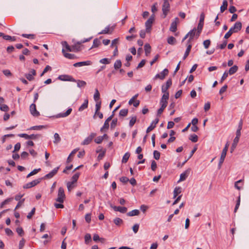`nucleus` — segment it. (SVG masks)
<instances>
[{
  "label": "nucleus",
  "mask_w": 249,
  "mask_h": 249,
  "mask_svg": "<svg viewBox=\"0 0 249 249\" xmlns=\"http://www.w3.org/2000/svg\"><path fill=\"white\" fill-rule=\"evenodd\" d=\"M62 53H63L64 56L66 58H69V59H74L76 57L75 55L73 54L66 53L65 52V50L64 49H62Z\"/></svg>",
  "instance_id": "obj_22"
},
{
  "label": "nucleus",
  "mask_w": 249,
  "mask_h": 249,
  "mask_svg": "<svg viewBox=\"0 0 249 249\" xmlns=\"http://www.w3.org/2000/svg\"><path fill=\"white\" fill-rule=\"evenodd\" d=\"M113 222L116 225L119 226L123 223V221L122 219L116 217L114 219Z\"/></svg>",
  "instance_id": "obj_48"
},
{
  "label": "nucleus",
  "mask_w": 249,
  "mask_h": 249,
  "mask_svg": "<svg viewBox=\"0 0 249 249\" xmlns=\"http://www.w3.org/2000/svg\"><path fill=\"white\" fill-rule=\"evenodd\" d=\"M101 44V42L98 38H95L94 39L93 42V45L90 49L98 47Z\"/></svg>",
  "instance_id": "obj_27"
},
{
  "label": "nucleus",
  "mask_w": 249,
  "mask_h": 249,
  "mask_svg": "<svg viewBox=\"0 0 249 249\" xmlns=\"http://www.w3.org/2000/svg\"><path fill=\"white\" fill-rule=\"evenodd\" d=\"M113 209L116 212H119L122 213H124L127 212V209L125 207L111 206Z\"/></svg>",
  "instance_id": "obj_15"
},
{
  "label": "nucleus",
  "mask_w": 249,
  "mask_h": 249,
  "mask_svg": "<svg viewBox=\"0 0 249 249\" xmlns=\"http://www.w3.org/2000/svg\"><path fill=\"white\" fill-rule=\"evenodd\" d=\"M54 140L53 141V142L55 144H57L60 142L61 138L58 133H55L54 134Z\"/></svg>",
  "instance_id": "obj_38"
},
{
  "label": "nucleus",
  "mask_w": 249,
  "mask_h": 249,
  "mask_svg": "<svg viewBox=\"0 0 249 249\" xmlns=\"http://www.w3.org/2000/svg\"><path fill=\"white\" fill-rule=\"evenodd\" d=\"M72 111L71 108H69L68 110L64 113H61L57 115V117H65L69 115Z\"/></svg>",
  "instance_id": "obj_21"
},
{
  "label": "nucleus",
  "mask_w": 249,
  "mask_h": 249,
  "mask_svg": "<svg viewBox=\"0 0 249 249\" xmlns=\"http://www.w3.org/2000/svg\"><path fill=\"white\" fill-rule=\"evenodd\" d=\"M99 62L103 64H109L111 62V59L107 58H104L100 59Z\"/></svg>",
  "instance_id": "obj_33"
},
{
  "label": "nucleus",
  "mask_w": 249,
  "mask_h": 249,
  "mask_svg": "<svg viewBox=\"0 0 249 249\" xmlns=\"http://www.w3.org/2000/svg\"><path fill=\"white\" fill-rule=\"evenodd\" d=\"M237 70L238 67L236 65H234L230 69L229 72H228V74H229L230 75H232L235 73L237 71Z\"/></svg>",
  "instance_id": "obj_25"
},
{
  "label": "nucleus",
  "mask_w": 249,
  "mask_h": 249,
  "mask_svg": "<svg viewBox=\"0 0 249 249\" xmlns=\"http://www.w3.org/2000/svg\"><path fill=\"white\" fill-rule=\"evenodd\" d=\"M91 241V237L89 233H87L85 236V243L88 244Z\"/></svg>",
  "instance_id": "obj_45"
},
{
  "label": "nucleus",
  "mask_w": 249,
  "mask_h": 249,
  "mask_svg": "<svg viewBox=\"0 0 249 249\" xmlns=\"http://www.w3.org/2000/svg\"><path fill=\"white\" fill-rule=\"evenodd\" d=\"M140 213V212L138 210H133L127 213V215L129 216H133L138 215Z\"/></svg>",
  "instance_id": "obj_29"
},
{
  "label": "nucleus",
  "mask_w": 249,
  "mask_h": 249,
  "mask_svg": "<svg viewBox=\"0 0 249 249\" xmlns=\"http://www.w3.org/2000/svg\"><path fill=\"white\" fill-rule=\"evenodd\" d=\"M242 182H243V180L242 179H240V180L236 181L234 183V187H235V188H236L238 190H241L242 187L239 186L238 184L241 183Z\"/></svg>",
  "instance_id": "obj_53"
},
{
  "label": "nucleus",
  "mask_w": 249,
  "mask_h": 249,
  "mask_svg": "<svg viewBox=\"0 0 249 249\" xmlns=\"http://www.w3.org/2000/svg\"><path fill=\"white\" fill-rule=\"evenodd\" d=\"M181 189L180 187H176L175 189H174V192H173V194H174V198H176L177 196L181 192Z\"/></svg>",
  "instance_id": "obj_30"
},
{
  "label": "nucleus",
  "mask_w": 249,
  "mask_h": 249,
  "mask_svg": "<svg viewBox=\"0 0 249 249\" xmlns=\"http://www.w3.org/2000/svg\"><path fill=\"white\" fill-rule=\"evenodd\" d=\"M239 140H238L237 139H234L233 140V143L232 144V145H231V152H232L234 150V149L236 148V147L237 145V143L239 142Z\"/></svg>",
  "instance_id": "obj_37"
},
{
  "label": "nucleus",
  "mask_w": 249,
  "mask_h": 249,
  "mask_svg": "<svg viewBox=\"0 0 249 249\" xmlns=\"http://www.w3.org/2000/svg\"><path fill=\"white\" fill-rule=\"evenodd\" d=\"M41 178H38L37 179L34 180L31 182H30L27 183L26 184H25L23 186V188L24 189H29V188H32V187L36 185L38 183H39L41 181Z\"/></svg>",
  "instance_id": "obj_6"
},
{
  "label": "nucleus",
  "mask_w": 249,
  "mask_h": 249,
  "mask_svg": "<svg viewBox=\"0 0 249 249\" xmlns=\"http://www.w3.org/2000/svg\"><path fill=\"white\" fill-rule=\"evenodd\" d=\"M167 42L171 45H174L176 42L175 38L173 36H170L167 39Z\"/></svg>",
  "instance_id": "obj_39"
},
{
  "label": "nucleus",
  "mask_w": 249,
  "mask_h": 249,
  "mask_svg": "<svg viewBox=\"0 0 249 249\" xmlns=\"http://www.w3.org/2000/svg\"><path fill=\"white\" fill-rule=\"evenodd\" d=\"M130 153L129 152H126L125 153V154L124 155L122 162L123 163H126L128 161L129 157H130Z\"/></svg>",
  "instance_id": "obj_31"
},
{
  "label": "nucleus",
  "mask_w": 249,
  "mask_h": 249,
  "mask_svg": "<svg viewBox=\"0 0 249 249\" xmlns=\"http://www.w3.org/2000/svg\"><path fill=\"white\" fill-rule=\"evenodd\" d=\"M169 71L167 69H164L160 73L157 74L154 79H160L163 80L168 75Z\"/></svg>",
  "instance_id": "obj_9"
},
{
  "label": "nucleus",
  "mask_w": 249,
  "mask_h": 249,
  "mask_svg": "<svg viewBox=\"0 0 249 249\" xmlns=\"http://www.w3.org/2000/svg\"><path fill=\"white\" fill-rule=\"evenodd\" d=\"M103 140V137L98 136L95 139L94 142L98 144L101 143Z\"/></svg>",
  "instance_id": "obj_58"
},
{
  "label": "nucleus",
  "mask_w": 249,
  "mask_h": 249,
  "mask_svg": "<svg viewBox=\"0 0 249 249\" xmlns=\"http://www.w3.org/2000/svg\"><path fill=\"white\" fill-rule=\"evenodd\" d=\"M240 195H239V196H238V198H237V200L236 201V205H235V207L234 208V213H236L237 211V210L238 209L239 207V206H240Z\"/></svg>",
  "instance_id": "obj_41"
},
{
  "label": "nucleus",
  "mask_w": 249,
  "mask_h": 249,
  "mask_svg": "<svg viewBox=\"0 0 249 249\" xmlns=\"http://www.w3.org/2000/svg\"><path fill=\"white\" fill-rule=\"evenodd\" d=\"M25 241L22 238L19 243V249H21L24 246Z\"/></svg>",
  "instance_id": "obj_64"
},
{
  "label": "nucleus",
  "mask_w": 249,
  "mask_h": 249,
  "mask_svg": "<svg viewBox=\"0 0 249 249\" xmlns=\"http://www.w3.org/2000/svg\"><path fill=\"white\" fill-rule=\"evenodd\" d=\"M211 44V41L210 39H207L203 41V45L205 49H208Z\"/></svg>",
  "instance_id": "obj_54"
},
{
  "label": "nucleus",
  "mask_w": 249,
  "mask_h": 249,
  "mask_svg": "<svg viewBox=\"0 0 249 249\" xmlns=\"http://www.w3.org/2000/svg\"><path fill=\"white\" fill-rule=\"evenodd\" d=\"M204 14L203 13H202L200 15L199 22L197 26L196 37H198L199 36V35L202 31L204 24Z\"/></svg>",
  "instance_id": "obj_4"
},
{
  "label": "nucleus",
  "mask_w": 249,
  "mask_h": 249,
  "mask_svg": "<svg viewBox=\"0 0 249 249\" xmlns=\"http://www.w3.org/2000/svg\"><path fill=\"white\" fill-rule=\"evenodd\" d=\"M163 93L164 94L162 96L161 100L167 101L168 100V99H169V93H165V92H163Z\"/></svg>",
  "instance_id": "obj_60"
},
{
  "label": "nucleus",
  "mask_w": 249,
  "mask_h": 249,
  "mask_svg": "<svg viewBox=\"0 0 249 249\" xmlns=\"http://www.w3.org/2000/svg\"><path fill=\"white\" fill-rule=\"evenodd\" d=\"M163 2L162 5V18H164L166 17L168 13L170 11V5L168 0H162Z\"/></svg>",
  "instance_id": "obj_2"
},
{
  "label": "nucleus",
  "mask_w": 249,
  "mask_h": 249,
  "mask_svg": "<svg viewBox=\"0 0 249 249\" xmlns=\"http://www.w3.org/2000/svg\"><path fill=\"white\" fill-rule=\"evenodd\" d=\"M58 79L61 81H68L76 82V80L71 76L68 75H61L58 76Z\"/></svg>",
  "instance_id": "obj_10"
},
{
  "label": "nucleus",
  "mask_w": 249,
  "mask_h": 249,
  "mask_svg": "<svg viewBox=\"0 0 249 249\" xmlns=\"http://www.w3.org/2000/svg\"><path fill=\"white\" fill-rule=\"evenodd\" d=\"M179 22V19L178 18H176L172 22L170 27V31L172 32H175L177 30V24Z\"/></svg>",
  "instance_id": "obj_8"
},
{
  "label": "nucleus",
  "mask_w": 249,
  "mask_h": 249,
  "mask_svg": "<svg viewBox=\"0 0 249 249\" xmlns=\"http://www.w3.org/2000/svg\"><path fill=\"white\" fill-rule=\"evenodd\" d=\"M229 146V144L228 142H227L226 143V144H225V147L223 148L222 153L221 154V156H220V159H221V162L222 161V160H225V158L226 157L227 152V151L228 149Z\"/></svg>",
  "instance_id": "obj_17"
},
{
  "label": "nucleus",
  "mask_w": 249,
  "mask_h": 249,
  "mask_svg": "<svg viewBox=\"0 0 249 249\" xmlns=\"http://www.w3.org/2000/svg\"><path fill=\"white\" fill-rule=\"evenodd\" d=\"M96 136L95 133H91L88 137H87L82 142V145H88L91 142L93 139Z\"/></svg>",
  "instance_id": "obj_7"
},
{
  "label": "nucleus",
  "mask_w": 249,
  "mask_h": 249,
  "mask_svg": "<svg viewBox=\"0 0 249 249\" xmlns=\"http://www.w3.org/2000/svg\"><path fill=\"white\" fill-rule=\"evenodd\" d=\"M111 32H110V28L109 26H107L105 28L104 30H102L99 34H111Z\"/></svg>",
  "instance_id": "obj_50"
},
{
  "label": "nucleus",
  "mask_w": 249,
  "mask_h": 249,
  "mask_svg": "<svg viewBox=\"0 0 249 249\" xmlns=\"http://www.w3.org/2000/svg\"><path fill=\"white\" fill-rule=\"evenodd\" d=\"M228 88V86L227 85H225L224 86H223L219 90V94H222L224 92H225Z\"/></svg>",
  "instance_id": "obj_61"
},
{
  "label": "nucleus",
  "mask_w": 249,
  "mask_h": 249,
  "mask_svg": "<svg viewBox=\"0 0 249 249\" xmlns=\"http://www.w3.org/2000/svg\"><path fill=\"white\" fill-rule=\"evenodd\" d=\"M59 168V167H55L49 173L46 174L44 178L48 179L52 178L57 173Z\"/></svg>",
  "instance_id": "obj_13"
},
{
  "label": "nucleus",
  "mask_w": 249,
  "mask_h": 249,
  "mask_svg": "<svg viewBox=\"0 0 249 249\" xmlns=\"http://www.w3.org/2000/svg\"><path fill=\"white\" fill-rule=\"evenodd\" d=\"M154 17L155 16L154 14H153L145 23V26L146 28L145 29L147 33H149L151 32V27L154 20Z\"/></svg>",
  "instance_id": "obj_5"
},
{
  "label": "nucleus",
  "mask_w": 249,
  "mask_h": 249,
  "mask_svg": "<svg viewBox=\"0 0 249 249\" xmlns=\"http://www.w3.org/2000/svg\"><path fill=\"white\" fill-rule=\"evenodd\" d=\"M242 129V125H239L238 129L236 132V137L234 139H237L238 140H239L240 137L241 136V130Z\"/></svg>",
  "instance_id": "obj_34"
},
{
  "label": "nucleus",
  "mask_w": 249,
  "mask_h": 249,
  "mask_svg": "<svg viewBox=\"0 0 249 249\" xmlns=\"http://www.w3.org/2000/svg\"><path fill=\"white\" fill-rule=\"evenodd\" d=\"M74 183L70 181L67 183V187L69 191H71L73 188H74Z\"/></svg>",
  "instance_id": "obj_42"
},
{
  "label": "nucleus",
  "mask_w": 249,
  "mask_h": 249,
  "mask_svg": "<svg viewBox=\"0 0 249 249\" xmlns=\"http://www.w3.org/2000/svg\"><path fill=\"white\" fill-rule=\"evenodd\" d=\"M128 110L127 109H123L120 111L119 116L120 117H125L128 114Z\"/></svg>",
  "instance_id": "obj_32"
},
{
  "label": "nucleus",
  "mask_w": 249,
  "mask_h": 249,
  "mask_svg": "<svg viewBox=\"0 0 249 249\" xmlns=\"http://www.w3.org/2000/svg\"><path fill=\"white\" fill-rule=\"evenodd\" d=\"M92 62L90 61H82L75 63L73 64L75 67H80L84 66H89L91 65Z\"/></svg>",
  "instance_id": "obj_16"
},
{
  "label": "nucleus",
  "mask_w": 249,
  "mask_h": 249,
  "mask_svg": "<svg viewBox=\"0 0 249 249\" xmlns=\"http://www.w3.org/2000/svg\"><path fill=\"white\" fill-rule=\"evenodd\" d=\"M61 44L63 47H65L68 51L71 52V46H70L66 41H62Z\"/></svg>",
  "instance_id": "obj_35"
},
{
  "label": "nucleus",
  "mask_w": 249,
  "mask_h": 249,
  "mask_svg": "<svg viewBox=\"0 0 249 249\" xmlns=\"http://www.w3.org/2000/svg\"><path fill=\"white\" fill-rule=\"evenodd\" d=\"M172 80L171 79H169L166 82V85H162L161 87V91L162 92L169 93L167 91V89L168 88L172 85Z\"/></svg>",
  "instance_id": "obj_12"
},
{
  "label": "nucleus",
  "mask_w": 249,
  "mask_h": 249,
  "mask_svg": "<svg viewBox=\"0 0 249 249\" xmlns=\"http://www.w3.org/2000/svg\"><path fill=\"white\" fill-rule=\"evenodd\" d=\"M189 140L193 142H196L198 141V137L196 134H192L190 135Z\"/></svg>",
  "instance_id": "obj_44"
},
{
  "label": "nucleus",
  "mask_w": 249,
  "mask_h": 249,
  "mask_svg": "<svg viewBox=\"0 0 249 249\" xmlns=\"http://www.w3.org/2000/svg\"><path fill=\"white\" fill-rule=\"evenodd\" d=\"M94 99L96 102H97L100 98V93L97 89H95V92L94 94Z\"/></svg>",
  "instance_id": "obj_49"
},
{
  "label": "nucleus",
  "mask_w": 249,
  "mask_h": 249,
  "mask_svg": "<svg viewBox=\"0 0 249 249\" xmlns=\"http://www.w3.org/2000/svg\"><path fill=\"white\" fill-rule=\"evenodd\" d=\"M36 74V71L35 70H32L29 73L25 75V77L28 80L32 81L34 79V76Z\"/></svg>",
  "instance_id": "obj_20"
},
{
  "label": "nucleus",
  "mask_w": 249,
  "mask_h": 249,
  "mask_svg": "<svg viewBox=\"0 0 249 249\" xmlns=\"http://www.w3.org/2000/svg\"><path fill=\"white\" fill-rule=\"evenodd\" d=\"M9 107L6 105L3 104V105H0V109L1 111H4V112H7L9 110Z\"/></svg>",
  "instance_id": "obj_52"
},
{
  "label": "nucleus",
  "mask_w": 249,
  "mask_h": 249,
  "mask_svg": "<svg viewBox=\"0 0 249 249\" xmlns=\"http://www.w3.org/2000/svg\"><path fill=\"white\" fill-rule=\"evenodd\" d=\"M191 171V169L188 168L185 170L184 172L181 173L180 175V178L178 181H182L185 180L189 175Z\"/></svg>",
  "instance_id": "obj_11"
},
{
  "label": "nucleus",
  "mask_w": 249,
  "mask_h": 249,
  "mask_svg": "<svg viewBox=\"0 0 249 249\" xmlns=\"http://www.w3.org/2000/svg\"><path fill=\"white\" fill-rule=\"evenodd\" d=\"M12 199V198H9L5 199L4 201H3V202H1V203L0 205V208H3L4 205L6 204L9 202L11 201Z\"/></svg>",
  "instance_id": "obj_56"
},
{
  "label": "nucleus",
  "mask_w": 249,
  "mask_h": 249,
  "mask_svg": "<svg viewBox=\"0 0 249 249\" xmlns=\"http://www.w3.org/2000/svg\"><path fill=\"white\" fill-rule=\"evenodd\" d=\"M228 6V1L227 0H224L223 1L222 5L220 7L221 13L224 12V11L227 9Z\"/></svg>",
  "instance_id": "obj_26"
},
{
  "label": "nucleus",
  "mask_w": 249,
  "mask_h": 249,
  "mask_svg": "<svg viewBox=\"0 0 249 249\" xmlns=\"http://www.w3.org/2000/svg\"><path fill=\"white\" fill-rule=\"evenodd\" d=\"M139 224H135L132 227V230H133V231H134V232L136 233L139 230Z\"/></svg>",
  "instance_id": "obj_62"
},
{
  "label": "nucleus",
  "mask_w": 249,
  "mask_h": 249,
  "mask_svg": "<svg viewBox=\"0 0 249 249\" xmlns=\"http://www.w3.org/2000/svg\"><path fill=\"white\" fill-rule=\"evenodd\" d=\"M144 48L145 55L146 56H147L150 53L151 46L149 44L146 43L145 44Z\"/></svg>",
  "instance_id": "obj_28"
},
{
  "label": "nucleus",
  "mask_w": 249,
  "mask_h": 249,
  "mask_svg": "<svg viewBox=\"0 0 249 249\" xmlns=\"http://www.w3.org/2000/svg\"><path fill=\"white\" fill-rule=\"evenodd\" d=\"M88 100L86 99L85 100L84 103L79 107L78 110L79 111H82L88 107Z\"/></svg>",
  "instance_id": "obj_24"
},
{
  "label": "nucleus",
  "mask_w": 249,
  "mask_h": 249,
  "mask_svg": "<svg viewBox=\"0 0 249 249\" xmlns=\"http://www.w3.org/2000/svg\"><path fill=\"white\" fill-rule=\"evenodd\" d=\"M122 66V62L120 60H117L115 61L114 64L115 69L117 70L120 69Z\"/></svg>",
  "instance_id": "obj_36"
},
{
  "label": "nucleus",
  "mask_w": 249,
  "mask_h": 249,
  "mask_svg": "<svg viewBox=\"0 0 249 249\" xmlns=\"http://www.w3.org/2000/svg\"><path fill=\"white\" fill-rule=\"evenodd\" d=\"M41 170V169L40 168H38V169H34L33 171H32V172H31L27 176V178H29L31 176H33L34 175H36V174H37L39 171H40Z\"/></svg>",
  "instance_id": "obj_46"
},
{
  "label": "nucleus",
  "mask_w": 249,
  "mask_h": 249,
  "mask_svg": "<svg viewBox=\"0 0 249 249\" xmlns=\"http://www.w3.org/2000/svg\"><path fill=\"white\" fill-rule=\"evenodd\" d=\"M228 76V71H225L224 72V73L221 78L220 83H222L227 78Z\"/></svg>",
  "instance_id": "obj_59"
},
{
  "label": "nucleus",
  "mask_w": 249,
  "mask_h": 249,
  "mask_svg": "<svg viewBox=\"0 0 249 249\" xmlns=\"http://www.w3.org/2000/svg\"><path fill=\"white\" fill-rule=\"evenodd\" d=\"M77 82V87L79 88H81L85 87L86 85V82L82 80H78Z\"/></svg>",
  "instance_id": "obj_47"
},
{
  "label": "nucleus",
  "mask_w": 249,
  "mask_h": 249,
  "mask_svg": "<svg viewBox=\"0 0 249 249\" xmlns=\"http://www.w3.org/2000/svg\"><path fill=\"white\" fill-rule=\"evenodd\" d=\"M196 28H194L193 30H191L188 34H189V38L187 40V43H190L192 40L193 39L195 36L197 34V32L196 33Z\"/></svg>",
  "instance_id": "obj_19"
},
{
  "label": "nucleus",
  "mask_w": 249,
  "mask_h": 249,
  "mask_svg": "<svg viewBox=\"0 0 249 249\" xmlns=\"http://www.w3.org/2000/svg\"><path fill=\"white\" fill-rule=\"evenodd\" d=\"M160 154L158 151H157V150L154 151L153 156H154V158L155 160H159L160 158Z\"/></svg>",
  "instance_id": "obj_51"
},
{
  "label": "nucleus",
  "mask_w": 249,
  "mask_h": 249,
  "mask_svg": "<svg viewBox=\"0 0 249 249\" xmlns=\"http://www.w3.org/2000/svg\"><path fill=\"white\" fill-rule=\"evenodd\" d=\"M242 28V23L241 22H236L233 27H231L229 31L225 35L224 38H229L234 33H237Z\"/></svg>",
  "instance_id": "obj_1"
},
{
  "label": "nucleus",
  "mask_w": 249,
  "mask_h": 249,
  "mask_svg": "<svg viewBox=\"0 0 249 249\" xmlns=\"http://www.w3.org/2000/svg\"><path fill=\"white\" fill-rule=\"evenodd\" d=\"M43 128H45L44 125H34L32 127H30L29 129L40 130Z\"/></svg>",
  "instance_id": "obj_43"
},
{
  "label": "nucleus",
  "mask_w": 249,
  "mask_h": 249,
  "mask_svg": "<svg viewBox=\"0 0 249 249\" xmlns=\"http://www.w3.org/2000/svg\"><path fill=\"white\" fill-rule=\"evenodd\" d=\"M30 111L31 113L34 116H38L39 115V112L36 109V106L35 104H32L30 107Z\"/></svg>",
  "instance_id": "obj_14"
},
{
  "label": "nucleus",
  "mask_w": 249,
  "mask_h": 249,
  "mask_svg": "<svg viewBox=\"0 0 249 249\" xmlns=\"http://www.w3.org/2000/svg\"><path fill=\"white\" fill-rule=\"evenodd\" d=\"M81 46L79 41L77 42L71 46V52H78L81 51Z\"/></svg>",
  "instance_id": "obj_18"
},
{
  "label": "nucleus",
  "mask_w": 249,
  "mask_h": 249,
  "mask_svg": "<svg viewBox=\"0 0 249 249\" xmlns=\"http://www.w3.org/2000/svg\"><path fill=\"white\" fill-rule=\"evenodd\" d=\"M36 209L35 208H33L31 211L28 213V214L27 216V217L28 219H30L32 216L35 214V213Z\"/></svg>",
  "instance_id": "obj_57"
},
{
  "label": "nucleus",
  "mask_w": 249,
  "mask_h": 249,
  "mask_svg": "<svg viewBox=\"0 0 249 249\" xmlns=\"http://www.w3.org/2000/svg\"><path fill=\"white\" fill-rule=\"evenodd\" d=\"M151 168L153 171H154L156 170L157 168V163L155 160L152 161Z\"/></svg>",
  "instance_id": "obj_63"
},
{
  "label": "nucleus",
  "mask_w": 249,
  "mask_h": 249,
  "mask_svg": "<svg viewBox=\"0 0 249 249\" xmlns=\"http://www.w3.org/2000/svg\"><path fill=\"white\" fill-rule=\"evenodd\" d=\"M17 233L20 236H22L24 234V231L21 227H18L16 229Z\"/></svg>",
  "instance_id": "obj_55"
},
{
  "label": "nucleus",
  "mask_w": 249,
  "mask_h": 249,
  "mask_svg": "<svg viewBox=\"0 0 249 249\" xmlns=\"http://www.w3.org/2000/svg\"><path fill=\"white\" fill-rule=\"evenodd\" d=\"M80 176L79 173H75L72 177H71V182L73 183H75L77 182L79 177Z\"/></svg>",
  "instance_id": "obj_40"
},
{
  "label": "nucleus",
  "mask_w": 249,
  "mask_h": 249,
  "mask_svg": "<svg viewBox=\"0 0 249 249\" xmlns=\"http://www.w3.org/2000/svg\"><path fill=\"white\" fill-rule=\"evenodd\" d=\"M191 48H192V45L191 44V43H187V49L186 50V51L185 52V53H184V55L183 58V59L184 60L186 58V57L188 56V55L190 52Z\"/></svg>",
  "instance_id": "obj_23"
},
{
  "label": "nucleus",
  "mask_w": 249,
  "mask_h": 249,
  "mask_svg": "<svg viewBox=\"0 0 249 249\" xmlns=\"http://www.w3.org/2000/svg\"><path fill=\"white\" fill-rule=\"evenodd\" d=\"M65 198V195L64 190L63 187H60L58 189L57 197L56 198V201L59 203H63Z\"/></svg>",
  "instance_id": "obj_3"
}]
</instances>
